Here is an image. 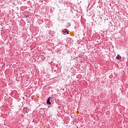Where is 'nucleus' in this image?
Returning <instances> with one entry per match:
<instances>
[{"label": "nucleus", "mask_w": 128, "mask_h": 128, "mask_svg": "<svg viewBox=\"0 0 128 128\" xmlns=\"http://www.w3.org/2000/svg\"><path fill=\"white\" fill-rule=\"evenodd\" d=\"M50 97H49L47 100V104H52V103H50Z\"/></svg>", "instance_id": "f257e3e1"}, {"label": "nucleus", "mask_w": 128, "mask_h": 128, "mask_svg": "<svg viewBox=\"0 0 128 128\" xmlns=\"http://www.w3.org/2000/svg\"><path fill=\"white\" fill-rule=\"evenodd\" d=\"M62 32L64 34H68V30H66V29H65V30H63Z\"/></svg>", "instance_id": "f03ea898"}, {"label": "nucleus", "mask_w": 128, "mask_h": 128, "mask_svg": "<svg viewBox=\"0 0 128 128\" xmlns=\"http://www.w3.org/2000/svg\"><path fill=\"white\" fill-rule=\"evenodd\" d=\"M116 60H122V56L120 55H118L116 56Z\"/></svg>", "instance_id": "7ed1b4c3"}]
</instances>
